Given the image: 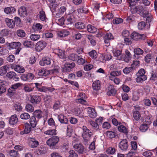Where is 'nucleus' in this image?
<instances>
[{
    "instance_id": "nucleus-49",
    "label": "nucleus",
    "mask_w": 157,
    "mask_h": 157,
    "mask_svg": "<svg viewBox=\"0 0 157 157\" xmlns=\"http://www.w3.org/2000/svg\"><path fill=\"white\" fill-rule=\"evenodd\" d=\"M14 109L18 111H21L22 110V107L21 106V104L19 103H16L14 104L13 106Z\"/></svg>"
},
{
    "instance_id": "nucleus-44",
    "label": "nucleus",
    "mask_w": 157,
    "mask_h": 157,
    "mask_svg": "<svg viewBox=\"0 0 157 157\" xmlns=\"http://www.w3.org/2000/svg\"><path fill=\"white\" fill-rule=\"evenodd\" d=\"M40 37V35L38 34H32L30 36L31 40L33 41L37 40Z\"/></svg>"
},
{
    "instance_id": "nucleus-59",
    "label": "nucleus",
    "mask_w": 157,
    "mask_h": 157,
    "mask_svg": "<svg viewBox=\"0 0 157 157\" xmlns=\"http://www.w3.org/2000/svg\"><path fill=\"white\" fill-rule=\"evenodd\" d=\"M116 92V90L114 88L111 90L108 91L107 92V95L109 96H114L115 95Z\"/></svg>"
},
{
    "instance_id": "nucleus-14",
    "label": "nucleus",
    "mask_w": 157,
    "mask_h": 157,
    "mask_svg": "<svg viewBox=\"0 0 157 157\" xmlns=\"http://www.w3.org/2000/svg\"><path fill=\"white\" fill-rule=\"evenodd\" d=\"M87 111L89 116L91 118H94L97 116V113L93 108L89 107L87 109Z\"/></svg>"
},
{
    "instance_id": "nucleus-36",
    "label": "nucleus",
    "mask_w": 157,
    "mask_h": 157,
    "mask_svg": "<svg viewBox=\"0 0 157 157\" xmlns=\"http://www.w3.org/2000/svg\"><path fill=\"white\" fill-rule=\"evenodd\" d=\"M134 56L135 55L138 56L142 55L144 53L143 51L140 48H135L134 50Z\"/></svg>"
},
{
    "instance_id": "nucleus-54",
    "label": "nucleus",
    "mask_w": 157,
    "mask_h": 157,
    "mask_svg": "<svg viewBox=\"0 0 157 157\" xmlns=\"http://www.w3.org/2000/svg\"><path fill=\"white\" fill-rule=\"evenodd\" d=\"M133 67H126L123 70V72L125 74H128L133 70Z\"/></svg>"
},
{
    "instance_id": "nucleus-39",
    "label": "nucleus",
    "mask_w": 157,
    "mask_h": 157,
    "mask_svg": "<svg viewBox=\"0 0 157 157\" xmlns=\"http://www.w3.org/2000/svg\"><path fill=\"white\" fill-rule=\"evenodd\" d=\"M30 143L31 147L33 148L37 147L39 144V142L33 138L31 139Z\"/></svg>"
},
{
    "instance_id": "nucleus-46",
    "label": "nucleus",
    "mask_w": 157,
    "mask_h": 157,
    "mask_svg": "<svg viewBox=\"0 0 157 157\" xmlns=\"http://www.w3.org/2000/svg\"><path fill=\"white\" fill-rule=\"evenodd\" d=\"M57 55L61 59H64L65 57L64 52L61 50H58Z\"/></svg>"
},
{
    "instance_id": "nucleus-19",
    "label": "nucleus",
    "mask_w": 157,
    "mask_h": 157,
    "mask_svg": "<svg viewBox=\"0 0 157 157\" xmlns=\"http://www.w3.org/2000/svg\"><path fill=\"white\" fill-rule=\"evenodd\" d=\"M18 121V118L16 115H12L9 118V123L13 125L16 124Z\"/></svg>"
},
{
    "instance_id": "nucleus-3",
    "label": "nucleus",
    "mask_w": 157,
    "mask_h": 157,
    "mask_svg": "<svg viewBox=\"0 0 157 157\" xmlns=\"http://www.w3.org/2000/svg\"><path fill=\"white\" fill-rule=\"evenodd\" d=\"M82 129L83 130L82 136L84 140L87 142L89 140L90 138L92 135V133L89 129L87 128L86 126H83Z\"/></svg>"
},
{
    "instance_id": "nucleus-2",
    "label": "nucleus",
    "mask_w": 157,
    "mask_h": 157,
    "mask_svg": "<svg viewBox=\"0 0 157 157\" xmlns=\"http://www.w3.org/2000/svg\"><path fill=\"white\" fill-rule=\"evenodd\" d=\"M7 46L9 47V49H15L16 50L15 51V52L14 53L16 55L18 54L21 49L19 47L21 45L20 43L19 42H12L11 43H7L6 44Z\"/></svg>"
},
{
    "instance_id": "nucleus-27",
    "label": "nucleus",
    "mask_w": 157,
    "mask_h": 157,
    "mask_svg": "<svg viewBox=\"0 0 157 157\" xmlns=\"http://www.w3.org/2000/svg\"><path fill=\"white\" fill-rule=\"evenodd\" d=\"M70 32L66 30H63L57 33L58 35L60 37H64L69 35Z\"/></svg>"
},
{
    "instance_id": "nucleus-23",
    "label": "nucleus",
    "mask_w": 157,
    "mask_h": 157,
    "mask_svg": "<svg viewBox=\"0 0 157 157\" xmlns=\"http://www.w3.org/2000/svg\"><path fill=\"white\" fill-rule=\"evenodd\" d=\"M16 9L13 7H6L4 9V11L7 14H11L14 13Z\"/></svg>"
},
{
    "instance_id": "nucleus-42",
    "label": "nucleus",
    "mask_w": 157,
    "mask_h": 157,
    "mask_svg": "<svg viewBox=\"0 0 157 157\" xmlns=\"http://www.w3.org/2000/svg\"><path fill=\"white\" fill-rule=\"evenodd\" d=\"M133 117L136 121H138L141 117L140 113L138 111H134L133 113Z\"/></svg>"
},
{
    "instance_id": "nucleus-63",
    "label": "nucleus",
    "mask_w": 157,
    "mask_h": 157,
    "mask_svg": "<svg viewBox=\"0 0 157 157\" xmlns=\"http://www.w3.org/2000/svg\"><path fill=\"white\" fill-rule=\"evenodd\" d=\"M69 157H77L78 155L74 150H70L69 151Z\"/></svg>"
},
{
    "instance_id": "nucleus-28",
    "label": "nucleus",
    "mask_w": 157,
    "mask_h": 157,
    "mask_svg": "<svg viewBox=\"0 0 157 157\" xmlns=\"http://www.w3.org/2000/svg\"><path fill=\"white\" fill-rule=\"evenodd\" d=\"M121 51L119 50H115L113 51L114 56L115 57H117V59L119 60H121L122 58V56H120L119 57H118L121 55Z\"/></svg>"
},
{
    "instance_id": "nucleus-37",
    "label": "nucleus",
    "mask_w": 157,
    "mask_h": 157,
    "mask_svg": "<svg viewBox=\"0 0 157 157\" xmlns=\"http://www.w3.org/2000/svg\"><path fill=\"white\" fill-rule=\"evenodd\" d=\"M44 133L48 135H56L57 134L56 130L54 129H50L44 132Z\"/></svg>"
},
{
    "instance_id": "nucleus-60",
    "label": "nucleus",
    "mask_w": 157,
    "mask_h": 157,
    "mask_svg": "<svg viewBox=\"0 0 157 157\" xmlns=\"http://www.w3.org/2000/svg\"><path fill=\"white\" fill-rule=\"evenodd\" d=\"M145 73V71L144 69H141L138 71V72L136 74L137 76H146L144 75Z\"/></svg>"
},
{
    "instance_id": "nucleus-21",
    "label": "nucleus",
    "mask_w": 157,
    "mask_h": 157,
    "mask_svg": "<svg viewBox=\"0 0 157 157\" xmlns=\"http://www.w3.org/2000/svg\"><path fill=\"white\" fill-rule=\"evenodd\" d=\"M157 81V74L154 71L151 73L150 81L152 83H155Z\"/></svg>"
},
{
    "instance_id": "nucleus-20",
    "label": "nucleus",
    "mask_w": 157,
    "mask_h": 157,
    "mask_svg": "<svg viewBox=\"0 0 157 157\" xmlns=\"http://www.w3.org/2000/svg\"><path fill=\"white\" fill-rule=\"evenodd\" d=\"M101 85V83L100 81L98 80L95 81L93 83L92 87L93 90L98 91L100 89V86Z\"/></svg>"
},
{
    "instance_id": "nucleus-25",
    "label": "nucleus",
    "mask_w": 157,
    "mask_h": 157,
    "mask_svg": "<svg viewBox=\"0 0 157 157\" xmlns=\"http://www.w3.org/2000/svg\"><path fill=\"white\" fill-rule=\"evenodd\" d=\"M7 83L5 81H3V83L0 86V95H1L3 93L6 91V86Z\"/></svg>"
},
{
    "instance_id": "nucleus-58",
    "label": "nucleus",
    "mask_w": 157,
    "mask_h": 157,
    "mask_svg": "<svg viewBox=\"0 0 157 157\" xmlns=\"http://www.w3.org/2000/svg\"><path fill=\"white\" fill-rule=\"evenodd\" d=\"M148 128V126L147 125V124H142L140 126V131H141L142 132H145L147 129Z\"/></svg>"
},
{
    "instance_id": "nucleus-4",
    "label": "nucleus",
    "mask_w": 157,
    "mask_h": 157,
    "mask_svg": "<svg viewBox=\"0 0 157 157\" xmlns=\"http://www.w3.org/2000/svg\"><path fill=\"white\" fill-rule=\"evenodd\" d=\"M47 45V43L44 41H41L37 42L35 46V49L36 51L40 52L43 50Z\"/></svg>"
},
{
    "instance_id": "nucleus-64",
    "label": "nucleus",
    "mask_w": 157,
    "mask_h": 157,
    "mask_svg": "<svg viewBox=\"0 0 157 157\" xmlns=\"http://www.w3.org/2000/svg\"><path fill=\"white\" fill-rule=\"evenodd\" d=\"M143 155L146 157H151L152 154L150 151H147L143 152Z\"/></svg>"
},
{
    "instance_id": "nucleus-53",
    "label": "nucleus",
    "mask_w": 157,
    "mask_h": 157,
    "mask_svg": "<svg viewBox=\"0 0 157 157\" xmlns=\"http://www.w3.org/2000/svg\"><path fill=\"white\" fill-rule=\"evenodd\" d=\"M90 124L91 125L94 129L97 130L99 129V126L98 124L94 121H90Z\"/></svg>"
},
{
    "instance_id": "nucleus-24",
    "label": "nucleus",
    "mask_w": 157,
    "mask_h": 157,
    "mask_svg": "<svg viewBox=\"0 0 157 157\" xmlns=\"http://www.w3.org/2000/svg\"><path fill=\"white\" fill-rule=\"evenodd\" d=\"M125 55L124 57V60L126 63H128L132 58V55L130 52L127 50L125 51Z\"/></svg>"
},
{
    "instance_id": "nucleus-57",
    "label": "nucleus",
    "mask_w": 157,
    "mask_h": 157,
    "mask_svg": "<svg viewBox=\"0 0 157 157\" xmlns=\"http://www.w3.org/2000/svg\"><path fill=\"white\" fill-rule=\"evenodd\" d=\"M89 55L93 59H95L97 57V53L94 50H93L90 52Z\"/></svg>"
},
{
    "instance_id": "nucleus-9",
    "label": "nucleus",
    "mask_w": 157,
    "mask_h": 157,
    "mask_svg": "<svg viewBox=\"0 0 157 157\" xmlns=\"http://www.w3.org/2000/svg\"><path fill=\"white\" fill-rule=\"evenodd\" d=\"M76 145V144H74V147H73L75 151L79 154H82L84 149L83 146L80 143H79L77 145Z\"/></svg>"
},
{
    "instance_id": "nucleus-13",
    "label": "nucleus",
    "mask_w": 157,
    "mask_h": 157,
    "mask_svg": "<svg viewBox=\"0 0 157 157\" xmlns=\"http://www.w3.org/2000/svg\"><path fill=\"white\" fill-rule=\"evenodd\" d=\"M25 129L23 131H21L20 134L21 135H23L25 134H28L29 133L31 130V128L30 125L28 123H26L25 124Z\"/></svg>"
},
{
    "instance_id": "nucleus-43",
    "label": "nucleus",
    "mask_w": 157,
    "mask_h": 157,
    "mask_svg": "<svg viewBox=\"0 0 157 157\" xmlns=\"http://www.w3.org/2000/svg\"><path fill=\"white\" fill-rule=\"evenodd\" d=\"M118 130L120 132L125 134H127L128 133V130L127 128L125 127L123 125H121L118 126Z\"/></svg>"
},
{
    "instance_id": "nucleus-35",
    "label": "nucleus",
    "mask_w": 157,
    "mask_h": 157,
    "mask_svg": "<svg viewBox=\"0 0 157 157\" xmlns=\"http://www.w3.org/2000/svg\"><path fill=\"white\" fill-rule=\"evenodd\" d=\"M131 37L133 40H137L140 39L141 36L140 34L134 32L132 33Z\"/></svg>"
},
{
    "instance_id": "nucleus-12",
    "label": "nucleus",
    "mask_w": 157,
    "mask_h": 157,
    "mask_svg": "<svg viewBox=\"0 0 157 157\" xmlns=\"http://www.w3.org/2000/svg\"><path fill=\"white\" fill-rule=\"evenodd\" d=\"M39 63L40 65L42 66L50 65L51 63V60L50 58L44 57L40 61Z\"/></svg>"
},
{
    "instance_id": "nucleus-61",
    "label": "nucleus",
    "mask_w": 157,
    "mask_h": 157,
    "mask_svg": "<svg viewBox=\"0 0 157 157\" xmlns=\"http://www.w3.org/2000/svg\"><path fill=\"white\" fill-rule=\"evenodd\" d=\"M26 75L27 81L32 80L34 77V75L32 73H28L26 74Z\"/></svg>"
},
{
    "instance_id": "nucleus-11",
    "label": "nucleus",
    "mask_w": 157,
    "mask_h": 157,
    "mask_svg": "<svg viewBox=\"0 0 157 157\" xmlns=\"http://www.w3.org/2000/svg\"><path fill=\"white\" fill-rule=\"evenodd\" d=\"M112 58V56L109 54H106L103 55H101L99 57V60L102 62L104 63L106 60H109Z\"/></svg>"
},
{
    "instance_id": "nucleus-41",
    "label": "nucleus",
    "mask_w": 157,
    "mask_h": 157,
    "mask_svg": "<svg viewBox=\"0 0 157 157\" xmlns=\"http://www.w3.org/2000/svg\"><path fill=\"white\" fill-rule=\"evenodd\" d=\"M147 77L146 76H137L136 78V80L137 82L142 83L144 81L147 79Z\"/></svg>"
},
{
    "instance_id": "nucleus-32",
    "label": "nucleus",
    "mask_w": 157,
    "mask_h": 157,
    "mask_svg": "<svg viewBox=\"0 0 157 157\" xmlns=\"http://www.w3.org/2000/svg\"><path fill=\"white\" fill-rule=\"evenodd\" d=\"M30 123L31 126L33 128L35 127L37 124V121L36 120V117L34 116L31 117L30 118Z\"/></svg>"
},
{
    "instance_id": "nucleus-47",
    "label": "nucleus",
    "mask_w": 157,
    "mask_h": 157,
    "mask_svg": "<svg viewBox=\"0 0 157 157\" xmlns=\"http://www.w3.org/2000/svg\"><path fill=\"white\" fill-rule=\"evenodd\" d=\"M8 67L6 66L2 67L0 68V74L2 75L5 74L7 72Z\"/></svg>"
},
{
    "instance_id": "nucleus-34",
    "label": "nucleus",
    "mask_w": 157,
    "mask_h": 157,
    "mask_svg": "<svg viewBox=\"0 0 157 157\" xmlns=\"http://www.w3.org/2000/svg\"><path fill=\"white\" fill-rule=\"evenodd\" d=\"M87 28L88 32L91 33H94L97 31V29L95 27L90 24L87 25Z\"/></svg>"
},
{
    "instance_id": "nucleus-52",
    "label": "nucleus",
    "mask_w": 157,
    "mask_h": 157,
    "mask_svg": "<svg viewBox=\"0 0 157 157\" xmlns=\"http://www.w3.org/2000/svg\"><path fill=\"white\" fill-rule=\"evenodd\" d=\"M20 117L22 119L26 120L29 118L30 116L28 113H25L21 115Z\"/></svg>"
},
{
    "instance_id": "nucleus-40",
    "label": "nucleus",
    "mask_w": 157,
    "mask_h": 157,
    "mask_svg": "<svg viewBox=\"0 0 157 157\" xmlns=\"http://www.w3.org/2000/svg\"><path fill=\"white\" fill-rule=\"evenodd\" d=\"M75 26L77 29H83L85 27V25L84 23L81 22L75 23Z\"/></svg>"
},
{
    "instance_id": "nucleus-10",
    "label": "nucleus",
    "mask_w": 157,
    "mask_h": 157,
    "mask_svg": "<svg viewBox=\"0 0 157 157\" xmlns=\"http://www.w3.org/2000/svg\"><path fill=\"white\" fill-rule=\"evenodd\" d=\"M5 21L7 26L10 28L12 29L14 27L15 23L13 20L7 18H5Z\"/></svg>"
},
{
    "instance_id": "nucleus-45",
    "label": "nucleus",
    "mask_w": 157,
    "mask_h": 157,
    "mask_svg": "<svg viewBox=\"0 0 157 157\" xmlns=\"http://www.w3.org/2000/svg\"><path fill=\"white\" fill-rule=\"evenodd\" d=\"M26 110L29 112H32L34 111V107L30 104H27L25 106Z\"/></svg>"
},
{
    "instance_id": "nucleus-26",
    "label": "nucleus",
    "mask_w": 157,
    "mask_h": 157,
    "mask_svg": "<svg viewBox=\"0 0 157 157\" xmlns=\"http://www.w3.org/2000/svg\"><path fill=\"white\" fill-rule=\"evenodd\" d=\"M81 57V56H78L76 54L72 53L68 56V59L69 60L74 61L77 60L78 58H80Z\"/></svg>"
},
{
    "instance_id": "nucleus-22",
    "label": "nucleus",
    "mask_w": 157,
    "mask_h": 157,
    "mask_svg": "<svg viewBox=\"0 0 157 157\" xmlns=\"http://www.w3.org/2000/svg\"><path fill=\"white\" fill-rule=\"evenodd\" d=\"M18 13L21 16L25 17L27 16V13L26 8L24 6H21L19 9Z\"/></svg>"
},
{
    "instance_id": "nucleus-15",
    "label": "nucleus",
    "mask_w": 157,
    "mask_h": 157,
    "mask_svg": "<svg viewBox=\"0 0 157 157\" xmlns=\"http://www.w3.org/2000/svg\"><path fill=\"white\" fill-rule=\"evenodd\" d=\"M33 83L25 84L23 88L24 91L26 93H29L33 91L34 87L32 86Z\"/></svg>"
},
{
    "instance_id": "nucleus-30",
    "label": "nucleus",
    "mask_w": 157,
    "mask_h": 157,
    "mask_svg": "<svg viewBox=\"0 0 157 157\" xmlns=\"http://www.w3.org/2000/svg\"><path fill=\"white\" fill-rule=\"evenodd\" d=\"M107 136L110 138H116L117 134L114 132L112 131H108L106 132Z\"/></svg>"
},
{
    "instance_id": "nucleus-50",
    "label": "nucleus",
    "mask_w": 157,
    "mask_h": 157,
    "mask_svg": "<svg viewBox=\"0 0 157 157\" xmlns=\"http://www.w3.org/2000/svg\"><path fill=\"white\" fill-rule=\"evenodd\" d=\"M39 17L40 19L42 21H45L46 19L45 14L44 11L41 10L39 12Z\"/></svg>"
},
{
    "instance_id": "nucleus-48",
    "label": "nucleus",
    "mask_w": 157,
    "mask_h": 157,
    "mask_svg": "<svg viewBox=\"0 0 157 157\" xmlns=\"http://www.w3.org/2000/svg\"><path fill=\"white\" fill-rule=\"evenodd\" d=\"M17 35L20 37H24L25 36V31L21 29H19L17 32Z\"/></svg>"
},
{
    "instance_id": "nucleus-29",
    "label": "nucleus",
    "mask_w": 157,
    "mask_h": 157,
    "mask_svg": "<svg viewBox=\"0 0 157 157\" xmlns=\"http://www.w3.org/2000/svg\"><path fill=\"white\" fill-rule=\"evenodd\" d=\"M42 112L41 110L38 109L35 110L33 113V114L34 117L39 119L42 117Z\"/></svg>"
},
{
    "instance_id": "nucleus-31",
    "label": "nucleus",
    "mask_w": 157,
    "mask_h": 157,
    "mask_svg": "<svg viewBox=\"0 0 157 157\" xmlns=\"http://www.w3.org/2000/svg\"><path fill=\"white\" fill-rule=\"evenodd\" d=\"M65 11V7L64 6L61 7L59 10L58 12L56 13V17H60V15H63Z\"/></svg>"
},
{
    "instance_id": "nucleus-17",
    "label": "nucleus",
    "mask_w": 157,
    "mask_h": 157,
    "mask_svg": "<svg viewBox=\"0 0 157 157\" xmlns=\"http://www.w3.org/2000/svg\"><path fill=\"white\" fill-rule=\"evenodd\" d=\"M51 73L50 71L42 68L39 70L38 75L40 76H46Z\"/></svg>"
},
{
    "instance_id": "nucleus-7",
    "label": "nucleus",
    "mask_w": 157,
    "mask_h": 157,
    "mask_svg": "<svg viewBox=\"0 0 157 157\" xmlns=\"http://www.w3.org/2000/svg\"><path fill=\"white\" fill-rule=\"evenodd\" d=\"M120 148L122 150H126L128 147L127 140L124 139L121 141L119 145Z\"/></svg>"
},
{
    "instance_id": "nucleus-55",
    "label": "nucleus",
    "mask_w": 157,
    "mask_h": 157,
    "mask_svg": "<svg viewBox=\"0 0 157 157\" xmlns=\"http://www.w3.org/2000/svg\"><path fill=\"white\" fill-rule=\"evenodd\" d=\"M10 155L13 157H19V155L16 151L13 150L10 151Z\"/></svg>"
},
{
    "instance_id": "nucleus-18",
    "label": "nucleus",
    "mask_w": 157,
    "mask_h": 157,
    "mask_svg": "<svg viewBox=\"0 0 157 157\" xmlns=\"http://www.w3.org/2000/svg\"><path fill=\"white\" fill-rule=\"evenodd\" d=\"M58 118L61 123L67 124L68 122V120L67 117L62 114L58 115Z\"/></svg>"
},
{
    "instance_id": "nucleus-51",
    "label": "nucleus",
    "mask_w": 157,
    "mask_h": 157,
    "mask_svg": "<svg viewBox=\"0 0 157 157\" xmlns=\"http://www.w3.org/2000/svg\"><path fill=\"white\" fill-rule=\"evenodd\" d=\"M16 93V90H14L13 88L11 86L8 90V94L9 96L12 97Z\"/></svg>"
},
{
    "instance_id": "nucleus-33",
    "label": "nucleus",
    "mask_w": 157,
    "mask_h": 157,
    "mask_svg": "<svg viewBox=\"0 0 157 157\" xmlns=\"http://www.w3.org/2000/svg\"><path fill=\"white\" fill-rule=\"evenodd\" d=\"M15 71L19 73H23L25 71L24 67L20 65H16Z\"/></svg>"
},
{
    "instance_id": "nucleus-38",
    "label": "nucleus",
    "mask_w": 157,
    "mask_h": 157,
    "mask_svg": "<svg viewBox=\"0 0 157 157\" xmlns=\"http://www.w3.org/2000/svg\"><path fill=\"white\" fill-rule=\"evenodd\" d=\"M23 45L27 48H32L34 46V43L31 41L26 40L24 42Z\"/></svg>"
},
{
    "instance_id": "nucleus-1",
    "label": "nucleus",
    "mask_w": 157,
    "mask_h": 157,
    "mask_svg": "<svg viewBox=\"0 0 157 157\" xmlns=\"http://www.w3.org/2000/svg\"><path fill=\"white\" fill-rule=\"evenodd\" d=\"M59 141V138L57 136H53L48 139L46 142L47 144L52 148H56V144Z\"/></svg>"
},
{
    "instance_id": "nucleus-56",
    "label": "nucleus",
    "mask_w": 157,
    "mask_h": 157,
    "mask_svg": "<svg viewBox=\"0 0 157 157\" xmlns=\"http://www.w3.org/2000/svg\"><path fill=\"white\" fill-rule=\"evenodd\" d=\"M146 25L145 23L143 21L139 22L138 25V29L140 30L143 29Z\"/></svg>"
},
{
    "instance_id": "nucleus-8",
    "label": "nucleus",
    "mask_w": 157,
    "mask_h": 157,
    "mask_svg": "<svg viewBox=\"0 0 157 157\" xmlns=\"http://www.w3.org/2000/svg\"><path fill=\"white\" fill-rule=\"evenodd\" d=\"M114 37L112 34L110 33H106L104 37V41L107 44V46L110 45L109 40L113 39Z\"/></svg>"
},
{
    "instance_id": "nucleus-5",
    "label": "nucleus",
    "mask_w": 157,
    "mask_h": 157,
    "mask_svg": "<svg viewBox=\"0 0 157 157\" xmlns=\"http://www.w3.org/2000/svg\"><path fill=\"white\" fill-rule=\"evenodd\" d=\"M75 22V20L74 16L71 15H68L67 16V20L65 21V24L67 25H71Z\"/></svg>"
},
{
    "instance_id": "nucleus-6",
    "label": "nucleus",
    "mask_w": 157,
    "mask_h": 157,
    "mask_svg": "<svg viewBox=\"0 0 157 157\" xmlns=\"http://www.w3.org/2000/svg\"><path fill=\"white\" fill-rule=\"evenodd\" d=\"M41 100V98L39 96L33 95L31 97L30 101L33 104H37L39 103Z\"/></svg>"
},
{
    "instance_id": "nucleus-62",
    "label": "nucleus",
    "mask_w": 157,
    "mask_h": 157,
    "mask_svg": "<svg viewBox=\"0 0 157 157\" xmlns=\"http://www.w3.org/2000/svg\"><path fill=\"white\" fill-rule=\"evenodd\" d=\"M42 25L40 23H37L33 26V29L34 30L41 29L42 28Z\"/></svg>"
},
{
    "instance_id": "nucleus-16",
    "label": "nucleus",
    "mask_w": 157,
    "mask_h": 157,
    "mask_svg": "<svg viewBox=\"0 0 157 157\" xmlns=\"http://www.w3.org/2000/svg\"><path fill=\"white\" fill-rule=\"evenodd\" d=\"M145 9V7L143 6H137L134 7H132L131 10L134 13H140V14Z\"/></svg>"
}]
</instances>
